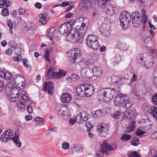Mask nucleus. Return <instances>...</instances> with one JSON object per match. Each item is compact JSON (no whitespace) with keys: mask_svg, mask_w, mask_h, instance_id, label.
Here are the masks:
<instances>
[{"mask_svg":"<svg viewBox=\"0 0 157 157\" xmlns=\"http://www.w3.org/2000/svg\"><path fill=\"white\" fill-rule=\"evenodd\" d=\"M119 87L114 88H102L98 91V98L99 100L107 102L112 99L114 95L120 92Z\"/></svg>","mask_w":157,"mask_h":157,"instance_id":"obj_1","label":"nucleus"},{"mask_svg":"<svg viewBox=\"0 0 157 157\" xmlns=\"http://www.w3.org/2000/svg\"><path fill=\"white\" fill-rule=\"evenodd\" d=\"M94 90V88L91 84H81L78 85L76 88V94L79 97H82L84 96L90 97L93 94Z\"/></svg>","mask_w":157,"mask_h":157,"instance_id":"obj_2","label":"nucleus"},{"mask_svg":"<svg viewBox=\"0 0 157 157\" xmlns=\"http://www.w3.org/2000/svg\"><path fill=\"white\" fill-rule=\"evenodd\" d=\"M1 139L5 142H8L9 139H11L17 147H20L21 146V143L19 140V135L17 136L16 133L14 134V132L10 129L7 130L5 133L4 132Z\"/></svg>","mask_w":157,"mask_h":157,"instance_id":"obj_3","label":"nucleus"},{"mask_svg":"<svg viewBox=\"0 0 157 157\" xmlns=\"http://www.w3.org/2000/svg\"><path fill=\"white\" fill-rule=\"evenodd\" d=\"M89 20L86 17H82L76 19L74 23L76 25L75 30L84 35L87 29Z\"/></svg>","mask_w":157,"mask_h":157,"instance_id":"obj_4","label":"nucleus"},{"mask_svg":"<svg viewBox=\"0 0 157 157\" xmlns=\"http://www.w3.org/2000/svg\"><path fill=\"white\" fill-rule=\"evenodd\" d=\"M6 88V90L9 92L8 98L9 100L13 102L17 101L19 98V91L14 85L9 83L7 84Z\"/></svg>","mask_w":157,"mask_h":157,"instance_id":"obj_5","label":"nucleus"},{"mask_svg":"<svg viewBox=\"0 0 157 157\" xmlns=\"http://www.w3.org/2000/svg\"><path fill=\"white\" fill-rule=\"evenodd\" d=\"M116 148L117 147L115 145L109 146L106 143H104L100 145V150L97 152L95 157H102L105 153L108 154V150L110 151H112L116 150Z\"/></svg>","mask_w":157,"mask_h":157,"instance_id":"obj_6","label":"nucleus"},{"mask_svg":"<svg viewBox=\"0 0 157 157\" xmlns=\"http://www.w3.org/2000/svg\"><path fill=\"white\" fill-rule=\"evenodd\" d=\"M98 38L95 36L89 35L86 39V43L88 46L93 50L99 49L100 46L98 41Z\"/></svg>","mask_w":157,"mask_h":157,"instance_id":"obj_7","label":"nucleus"},{"mask_svg":"<svg viewBox=\"0 0 157 157\" xmlns=\"http://www.w3.org/2000/svg\"><path fill=\"white\" fill-rule=\"evenodd\" d=\"M53 70V68L52 67L48 70L46 74V76L48 79L50 78L51 75L52 77L53 78L59 79L63 78L66 75V73L63 70H59L58 72H54Z\"/></svg>","mask_w":157,"mask_h":157,"instance_id":"obj_8","label":"nucleus"},{"mask_svg":"<svg viewBox=\"0 0 157 157\" xmlns=\"http://www.w3.org/2000/svg\"><path fill=\"white\" fill-rule=\"evenodd\" d=\"M56 112L59 115H62L65 118H68L71 114L67 105H60L57 108Z\"/></svg>","mask_w":157,"mask_h":157,"instance_id":"obj_9","label":"nucleus"},{"mask_svg":"<svg viewBox=\"0 0 157 157\" xmlns=\"http://www.w3.org/2000/svg\"><path fill=\"white\" fill-rule=\"evenodd\" d=\"M130 16V14L127 12H124L121 14L119 17L120 21V25L124 29H126V27H124L126 25H129L130 22L129 20H127L128 17Z\"/></svg>","mask_w":157,"mask_h":157,"instance_id":"obj_10","label":"nucleus"},{"mask_svg":"<svg viewBox=\"0 0 157 157\" xmlns=\"http://www.w3.org/2000/svg\"><path fill=\"white\" fill-rule=\"evenodd\" d=\"M141 14L138 12L132 13L131 18L132 19V25L135 27H137L141 22L140 18Z\"/></svg>","mask_w":157,"mask_h":157,"instance_id":"obj_11","label":"nucleus"},{"mask_svg":"<svg viewBox=\"0 0 157 157\" xmlns=\"http://www.w3.org/2000/svg\"><path fill=\"white\" fill-rule=\"evenodd\" d=\"M24 102L26 104V109L28 112L31 114L33 112L34 108L35 107V104L32 102L31 99L28 96V98L24 97Z\"/></svg>","mask_w":157,"mask_h":157,"instance_id":"obj_12","label":"nucleus"},{"mask_svg":"<svg viewBox=\"0 0 157 157\" xmlns=\"http://www.w3.org/2000/svg\"><path fill=\"white\" fill-rule=\"evenodd\" d=\"M54 87L52 82H45L44 85L43 90L44 91H47L48 94L52 95L53 94Z\"/></svg>","mask_w":157,"mask_h":157,"instance_id":"obj_13","label":"nucleus"},{"mask_svg":"<svg viewBox=\"0 0 157 157\" xmlns=\"http://www.w3.org/2000/svg\"><path fill=\"white\" fill-rule=\"evenodd\" d=\"M72 51V52H74V53H72L71 54L70 56V60L71 62L74 63L75 60L78 59V58L80 56L81 52L79 48H74Z\"/></svg>","mask_w":157,"mask_h":157,"instance_id":"obj_14","label":"nucleus"},{"mask_svg":"<svg viewBox=\"0 0 157 157\" xmlns=\"http://www.w3.org/2000/svg\"><path fill=\"white\" fill-rule=\"evenodd\" d=\"M15 82L20 86L21 90L23 89L25 86V82L23 76L22 75H15Z\"/></svg>","mask_w":157,"mask_h":157,"instance_id":"obj_15","label":"nucleus"},{"mask_svg":"<svg viewBox=\"0 0 157 157\" xmlns=\"http://www.w3.org/2000/svg\"><path fill=\"white\" fill-rule=\"evenodd\" d=\"M22 95L21 98L20 100V102L18 103L17 105V109L18 111H24L25 110V106L27 105L24 102V97H25L26 98H28V96L22 93Z\"/></svg>","mask_w":157,"mask_h":157,"instance_id":"obj_16","label":"nucleus"},{"mask_svg":"<svg viewBox=\"0 0 157 157\" xmlns=\"http://www.w3.org/2000/svg\"><path fill=\"white\" fill-rule=\"evenodd\" d=\"M71 28L70 24L64 23L60 25L59 28V30L61 34L63 35L65 34H67V33H69Z\"/></svg>","mask_w":157,"mask_h":157,"instance_id":"obj_17","label":"nucleus"},{"mask_svg":"<svg viewBox=\"0 0 157 157\" xmlns=\"http://www.w3.org/2000/svg\"><path fill=\"white\" fill-rule=\"evenodd\" d=\"M97 128L98 130L103 134L102 136H105L106 134H108V132L109 128L108 126L105 124H99L97 126Z\"/></svg>","mask_w":157,"mask_h":157,"instance_id":"obj_18","label":"nucleus"},{"mask_svg":"<svg viewBox=\"0 0 157 157\" xmlns=\"http://www.w3.org/2000/svg\"><path fill=\"white\" fill-rule=\"evenodd\" d=\"M81 74L84 78H90L93 77V70L89 68H82L81 71Z\"/></svg>","mask_w":157,"mask_h":157,"instance_id":"obj_19","label":"nucleus"},{"mask_svg":"<svg viewBox=\"0 0 157 157\" xmlns=\"http://www.w3.org/2000/svg\"><path fill=\"white\" fill-rule=\"evenodd\" d=\"M83 36L79 32L75 30L74 33L71 35L70 40L73 43L76 42L80 40Z\"/></svg>","mask_w":157,"mask_h":157,"instance_id":"obj_20","label":"nucleus"},{"mask_svg":"<svg viewBox=\"0 0 157 157\" xmlns=\"http://www.w3.org/2000/svg\"><path fill=\"white\" fill-rule=\"evenodd\" d=\"M125 95L123 94H119L117 95L114 101V104L116 106H122L123 101Z\"/></svg>","mask_w":157,"mask_h":157,"instance_id":"obj_21","label":"nucleus"},{"mask_svg":"<svg viewBox=\"0 0 157 157\" xmlns=\"http://www.w3.org/2000/svg\"><path fill=\"white\" fill-rule=\"evenodd\" d=\"M72 98L71 95L69 93H63L60 99L61 101L64 103H68L71 100Z\"/></svg>","mask_w":157,"mask_h":157,"instance_id":"obj_22","label":"nucleus"},{"mask_svg":"<svg viewBox=\"0 0 157 157\" xmlns=\"http://www.w3.org/2000/svg\"><path fill=\"white\" fill-rule=\"evenodd\" d=\"M90 117V115L86 112H83L81 114H79L76 117L77 119L82 118V120L86 121H87Z\"/></svg>","mask_w":157,"mask_h":157,"instance_id":"obj_23","label":"nucleus"},{"mask_svg":"<svg viewBox=\"0 0 157 157\" xmlns=\"http://www.w3.org/2000/svg\"><path fill=\"white\" fill-rule=\"evenodd\" d=\"M127 97V96L125 95V97L123 98L122 106L126 109H129L131 107L132 104L129 100L126 99Z\"/></svg>","mask_w":157,"mask_h":157,"instance_id":"obj_24","label":"nucleus"},{"mask_svg":"<svg viewBox=\"0 0 157 157\" xmlns=\"http://www.w3.org/2000/svg\"><path fill=\"white\" fill-rule=\"evenodd\" d=\"M92 3V0H83L82 2V6L86 10L91 8Z\"/></svg>","mask_w":157,"mask_h":157,"instance_id":"obj_25","label":"nucleus"},{"mask_svg":"<svg viewBox=\"0 0 157 157\" xmlns=\"http://www.w3.org/2000/svg\"><path fill=\"white\" fill-rule=\"evenodd\" d=\"M93 75L97 77L101 76L102 74L101 69L99 67H95L93 69Z\"/></svg>","mask_w":157,"mask_h":157,"instance_id":"obj_26","label":"nucleus"},{"mask_svg":"<svg viewBox=\"0 0 157 157\" xmlns=\"http://www.w3.org/2000/svg\"><path fill=\"white\" fill-rule=\"evenodd\" d=\"M40 18L39 20V22L43 25L45 24L48 21L49 18L47 17L46 14L45 15L44 14H40Z\"/></svg>","mask_w":157,"mask_h":157,"instance_id":"obj_27","label":"nucleus"},{"mask_svg":"<svg viewBox=\"0 0 157 157\" xmlns=\"http://www.w3.org/2000/svg\"><path fill=\"white\" fill-rule=\"evenodd\" d=\"M105 26V25H103L102 27V29H101L102 30V33L104 36L108 37L110 35V32L109 29V27H106L105 28H103Z\"/></svg>","mask_w":157,"mask_h":157,"instance_id":"obj_28","label":"nucleus"},{"mask_svg":"<svg viewBox=\"0 0 157 157\" xmlns=\"http://www.w3.org/2000/svg\"><path fill=\"white\" fill-rule=\"evenodd\" d=\"M109 0H96L98 2V5L99 7L101 8L105 7V5Z\"/></svg>","mask_w":157,"mask_h":157,"instance_id":"obj_29","label":"nucleus"},{"mask_svg":"<svg viewBox=\"0 0 157 157\" xmlns=\"http://www.w3.org/2000/svg\"><path fill=\"white\" fill-rule=\"evenodd\" d=\"M135 121H133L130 124L129 126L126 129L127 132H130L134 130L135 129Z\"/></svg>","mask_w":157,"mask_h":157,"instance_id":"obj_30","label":"nucleus"},{"mask_svg":"<svg viewBox=\"0 0 157 157\" xmlns=\"http://www.w3.org/2000/svg\"><path fill=\"white\" fill-rule=\"evenodd\" d=\"M151 113L153 117L157 121V107H152L151 108Z\"/></svg>","mask_w":157,"mask_h":157,"instance_id":"obj_31","label":"nucleus"},{"mask_svg":"<svg viewBox=\"0 0 157 157\" xmlns=\"http://www.w3.org/2000/svg\"><path fill=\"white\" fill-rule=\"evenodd\" d=\"M131 138V135L125 134H123L121 138V139L122 141L126 142L129 140Z\"/></svg>","mask_w":157,"mask_h":157,"instance_id":"obj_32","label":"nucleus"},{"mask_svg":"<svg viewBox=\"0 0 157 157\" xmlns=\"http://www.w3.org/2000/svg\"><path fill=\"white\" fill-rule=\"evenodd\" d=\"M152 125V123L149 119H147L145 120L143 123L144 128H149Z\"/></svg>","mask_w":157,"mask_h":157,"instance_id":"obj_33","label":"nucleus"},{"mask_svg":"<svg viewBox=\"0 0 157 157\" xmlns=\"http://www.w3.org/2000/svg\"><path fill=\"white\" fill-rule=\"evenodd\" d=\"M12 49L13 53L15 54L18 55L20 54L21 53V49L20 48L17 47L15 46H12Z\"/></svg>","mask_w":157,"mask_h":157,"instance_id":"obj_34","label":"nucleus"},{"mask_svg":"<svg viewBox=\"0 0 157 157\" xmlns=\"http://www.w3.org/2000/svg\"><path fill=\"white\" fill-rule=\"evenodd\" d=\"M133 114V113L131 110H127L124 113L125 116L128 119H131V116Z\"/></svg>","mask_w":157,"mask_h":157,"instance_id":"obj_35","label":"nucleus"},{"mask_svg":"<svg viewBox=\"0 0 157 157\" xmlns=\"http://www.w3.org/2000/svg\"><path fill=\"white\" fill-rule=\"evenodd\" d=\"M146 61V59L145 58L143 57V56L141 55L140 56L139 58L138 59V62L140 63L143 66H145V62Z\"/></svg>","mask_w":157,"mask_h":157,"instance_id":"obj_36","label":"nucleus"},{"mask_svg":"<svg viewBox=\"0 0 157 157\" xmlns=\"http://www.w3.org/2000/svg\"><path fill=\"white\" fill-rule=\"evenodd\" d=\"M6 24L9 27V32L10 33H12L13 32L12 29L13 27V23L12 21L10 20H7L6 21Z\"/></svg>","mask_w":157,"mask_h":157,"instance_id":"obj_37","label":"nucleus"},{"mask_svg":"<svg viewBox=\"0 0 157 157\" xmlns=\"http://www.w3.org/2000/svg\"><path fill=\"white\" fill-rule=\"evenodd\" d=\"M147 17L145 15V11L142 12V20L141 22L145 25L147 22Z\"/></svg>","mask_w":157,"mask_h":157,"instance_id":"obj_38","label":"nucleus"},{"mask_svg":"<svg viewBox=\"0 0 157 157\" xmlns=\"http://www.w3.org/2000/svg\"><path fill=\"white\" fill-rule=\"evenodd\" d=\"M121 114V113L119 111L115 112L113 114H111L113 118L114 119H119L120 116Z\"/></svg>","mask_w":157,"mask_h":157,"instance_id":"obj_39","label":"nucleus"},{"mask_svg":"<svg viewBox=\"0 0 157 157\" xmlns=\"http://www.w3.org/2000/svg\"><path fill=\"white\" fill-rule=\"evenodd\" d=\"M4 75V76L3 78H5L6 79H10L13 77V75L11 73L6 71Z\"/></svg>","mask_w":157,"mask_h":157,"instance_id":"obj_40","label":"nucleus"},{"mask_svg":"<svg viewBox=\"0 0 157 157\" xmlns=\"http://www.w3.org/2000/svg\"><path fill=\"white\" fill-rule=\"evenodd\" d=\"M111 81L114 83H117L119 82L120 79L117 76H113L111 77Z\"/></svg>","mask_w":157,"mask_h":157,"instance_id":"obj_41","label":"nucleus"},{"mask_svg":"<svg viewBox=\"0 0 157 157\" xmlns=\"http://www.w3.org/2000/svg\"><path fill=\"white\" fill-rule=\"evenodd\" d=\"M82 149V146L80 144H78L75 146V150L76 152H79L81 151Z\"/></svg>","mask_w":157,"mask_h":157,"instance_id":"obj_42","label":"nucleus"},{"mask_svg":"<svg viewBox=\"0 0 157 157\" xmlns=\"http://www.w3.org/2000/svg\"><path fill=\"white\" fill-rule=\"evenodd\" d=\"M128 156L129 157H140V155L136 151H134L132 153H128Z\"/></svg>","mask_w":157,"mask_h":157,"instance_id":"obj_43","label":"nucleus"},{"mask_svg":"<svg viewBox=\"0 0 157 157\" xmlns=\"http://www.w3.org/2000/svg\"><path fill=\"white\" fill-rule=\"evenodd\" d=\"M103 112L100 109L96 110L95 111V113L94 114V116L95 115L98 117H100L102 116Z\"/></svg>","mask_w":157,"mask_h":157,"instance_id":"obj_44","label":"nucleus"},{"mask_svg":"<svg viewBox=\"0 0 157 157\" xmlns=\"http://www.w3.org/2000/svg\"><path fill=\"white\" fill-rule=\"evenodd\" d=\"M1 14L4 16H8L9 14V11L7 9L4 8L2 11Z\"/></svg>","mask_w":157,"mask_h":157,"instance_id":"obj_45","label":"nucleus"},{"mask_svg":"<svg viewBox=\"0 0 157 157\" xmlns=\"http://www.w3.org/2000/svg\"><path fill=\"white\" fill-rule=\"evenodd\" d=\"M139 143V139L137 138H134L132 141V144L134 146H137Z\"/></svg>","mask_w":157,"mask_h":157,"instance_id":"obj_46","label":"nucleus"},{"mask_svg":"<svg viewBox=\"0 0 157 157\" xmlns=\"http://www.w3.org/2000/svg\"><path fill=\"white\" fill-rule=\"evenodd\" d=\"M49 51H48V50L47 49H46L44 57L46 59V60L48 62H50L51 60L49 59Z\"/></svg>","mask_w":157,"mask_h":157,"instance_id":"obj_47","label":"nucleus"},{"mask_svg":"<svg viewBox=\"0 0 157 157\" xmlns=\"http://www.w3.org/2000/svg\"><path fill=\"white\" fill-rule=\"evenodd\" d=\"M62 147L63 149L67 150L69 148V144L67 142H64L62 145Z\"/></svg>","mask_w":157,"mask_h":157,"instance_id":"obj_48","label":"nucleus"},{"mask_svg":"<svg viewBox=\"0 0 157 157\" xmlns=\"http://www.w3.org/2000/svg\"><path fill=\"white\" fill-rule=\"evenodd\" d=\"M86 126L87 128V131H90L91 128H93V126L89 121H87L86 122Z\"/></svg>","mask_w":157,"mask_h":157,"instance_id":"obj_49","label":"nucleus"},{"mask_svg":"<svg viewBox=\"0 0 157 157\" xmlns=\"http://www.w3.org/2000/svg\"><path fill=\"white\" fill-rule=\"evenodd\" d=\"M18 11L20 15H22L25 13L26 10L22 7H20L18 10Z\"/></svg>","mask_w":157,"mask_h":157,"instance_id":"obj_50","label":"nucleus"},{"mask_svg":"<svg viewBox=\"0 0 157 157\" xmlns=\"http://www.w3.org/2000/svg\"><path fill=\"white\" fill-rule=\"evenodd\" d=\"M5 52V54L7 55H11L12 54V52H13L12 49V47L7 49Z\"/></svg>","mask_w":157,"mask_h":157,"instance_id":"obj_51","label":"nucleus"},{"mask_svg":"<svg viewBox=\"0 0 157 157\" xmlns=\"http://www.w3.org/2000/svg\"><path fill=\"white\" fill-rule=\"evenodd\" d=\"M150 152L151 155L154 157H156L157 154L156 150L154 148H151L150 149Z\"/></svg>","mask_w":157,"mask_h":157,"instance_id":"obj_52","label":"nucleus"},{"mask_svg":"<svg viewBox=\"0 0 157 157\" xmlns=\"http://www.w3.org/2000/svg\"><path fill=\"white\" fill-rule=\"evenodd\" d=\"M4 3L5 6L6 7L9 6L11 5V2L9 0H4Z\"/></svg>","mask_w":157,"mask_h":157,"instance_id":"obj_53","label":"nucleus"},{"mask_svg":"<svg viewBox=\"0 0 157 157\" xmlns=\"http://www.w3.org/2000/svg\"><path fill=\"white\" fill-rule=\"evenodd\" d=\"M33 121L36 122L40 121L41 122H44V119L43 118L41 117H37L34 118Z\"/></svg>","mask_w":157,"mask_h":157,"instance_id":"obj_54","label":"nucleus"},{"mask_svg":"<svg viewBox=\"0 0 157 157\" xmlns=\"http://www.w3.org/2000/svg\"><path fill=\"white\" fill-rule=\"evenodd\" d=\"M133 91L134 94L136 96H139V94L140 92L139 90L136 87H134V88Z\"/></svg>","mask_w":157,"mask_h":157,"instance_id":"obj_55","label":"nucleus"},{"mask_svg":"<svg viewBox=\"0 0 157 157\" xmlns=\"http://www.w3.org/2000/svg\"><path fill=\"white\" fill-rule=\"evenodd\" d=\"M145 133V132L141 129H138L136 132V134L138 136H141Z\"/></svg>","mask_w":157,"mask_h":157,"instance_id":"obj_56","label":"nucleus"},{"mask_svg":"<svg viewBox=\"0 0 157 157\" xmlns=\"http://www.w3.org/2000/svg\"><path fill=\"white\" fill-rule=\"evenodd\" d=\"M152 101L155 105H157V94H155L152 98Z\"/></svg>","mask_w":157,"mask_h":157,"instance_id":"obj_57","label":"nucleus"},{"mask_svg":"<svg viewBox=\"0 0 157 157\" xmlns=\"http://www.w3.org/2000/svg\"><path fill=\"white\" fill-rule=\"evenodd\" d=\"M52 29V28L51 29L49 32L47 34L49 38V39L51 40H52V37L53 36V33L52 32H51Z\"/></svg>","mask_w":157,"mask_h":157,"instance_id":"obj_58","label":"nucleus"},{"mask_svg":"<svg viewBox=\"0 0 157 157\" xmlns=\"http://www.w3.org/2000/svg\"><path fill=\"white\" fill-rule=\"evenodd\" d=\"M22 62L25 67L27 68L29 67V65L27 64L28 61L26 59H23L22 60Z\"/></svg>","mask_w":157,"mask_h":157,"instance_id":"obj_59","label":"nucleus"},{"mask_svg":"<svg viewBox=\"0 0 157 157\" xmlns=\"http://www.w3.org/2000/svg\"><path fill=\"white\" fill-rule=\"evenodd\" d=\"M125 45L124 44L121 43H119L118 44V46L119 48L122 50H124V49Z\"/></svg>","mask_w":157,"mask_h":157,"instance_id":"obj_60","label":"nucleus"},{"mask_svg":"<svg viewBox=\"0 0 157 157\" xmlns=\"http://www.w3.org/2000/svg\"><path fill=\"white\" fill-rule=\"evenodd\" d=\"M137 79V75L134 74L133 75L132 78H131V81L132 82H134L136 81Z\"/></svg>","mask_w":157,"mask_h":157,"instance_id":"obj_61","label":"nucleus"},{"mask_svg":"<svg viewBox=\"0 0 157 157\" xmlns=\"http://www.w3.org/2000/svg\"><path fill=\"white\" fill-rule=\"evenodd\" d=\"M5 87L2 81L0 80V92H1Z\"/></svg>","mask_w":157,"mask_h":157,"instance_id":"obj_62","label":"nucleus"},{"mask_svg":"<svg viewBox=\"0 0 157 157\" xmlns=\"http://www.w3.org/2000/svg\"><path fill=\"white\" fill-rule=\"evenodd\" d=\"M76 122V121L75 119H73L72 118L69 119V124L71 125H73Z\"/></svg>","mask_w":157,"mask_h":157,"instance_id":"obj_63","label":"nucleus"},{"mask_svg":"<svg viewBox=\"0 0 157 157\" xmlns=\"http://www.w3.org/2000/svg\"><path fill=\"white\" fill-rule=\"evenodd\" d=\"M153 76L156 78V80H157V69H155L153 72Z\"/></svg>","mask_w":157,"mask_h":157,"instance_id":"obj_64","label":"nucleus"}]
</instances>
